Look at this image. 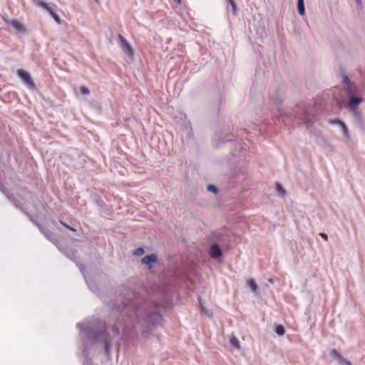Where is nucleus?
<instances>
[{
	"mask_svg": "<svg viewBox=\"0 0 365 365\" xmlns=\"http://www.w3.org/2000/svg\"><path fill=\"white\" fill-rule=\"evenodd\" d=\"M138 317L142 316L145 321L150 324H160L163 320L159 312L158 308L155 304L153 307L148 303L143 304L141 307H138Z\"/></svg>",
	"mask_w": 365,
	"mask_h": 365,
	"instance_id": "obj_1",
	"label": "nucleus"
},
{
	"mask_svg": "<svg viewBox=\"0 0 365 365\" xmlns=\"http://www.w3.org/2000/svg\"><path fill=\"white\" fill-rule=\"evenodd\" d=\"M81 333L88 338L93 339L96 341H101L105 346L106 350H108V346L109 344V337L104 330L96 332L94 331V328L90 323H79L78 324Z\"/></svg>",
	"mask_w": 365,
	"mask_h": 365,
	"instance_id": "obj_2",
	"label": "nucleus"
},
{
	"mask_svg": "<svg viewBox=\"0 0 365 365\" xmlns=\"http://www.w3.org/2000/svg\"><path fill=\"white\" fill-rule=\"evenodd\" d=\"M213 239L215 242L212 243L210 248V255L215 259H220L222 252L219 244L224 242L223 236L220 233H214Z\"/></svg>",
	"mask_w": 365,
	"mask_h": 365,
	"instance_id": "obj_3",
	"label": "nucleus"
},
{
	"mask_svg": "<svg viewBox=\"0 0 365 365\" xmlns=\"http://www.w3.org/2000/svg\"><path fill=\"white\" fill-rule=\"evenodd\" d=\"M5 22L9 26L10 31H13L15 33L24 34L26 29L23 24L14 19H5Z\"/></svg>",
	"mask_w": 365,
	"mask_h": 365,
	"instance_id": "obj_4",
	"label": "nucleus"
},
{
	"mask_svg": "<svg viewBox=\"0 0 365 365\" xmlns=\"http://www.w3.org/2000/svg\"><path fill=\"white\" fill-rule=\"evenodd\" d=\"M118 43L120 45L122 50L123 51V52L128 56V57H133V48L131 45L128 43V41L122 35L119 34L118 36Z\"/></svg>",
	"mask_w": 365,
	"mask_h": 365,
	"instance_id": "obj_5",
	"label": "nucleus"
},
{
	"mask_svg": "<svg viewBox=\"0 0 365 365\" xmlns=\"http://www.w3.org/2000/svg\"><path fill=\"white\" fill-rule=\"evenodd\" d=\"M332 124L338 125L343 135V140L347 143L350 140L349 130L344 122L339 119H334L331 122Z\"/></svg>",
	"mask_w": 365,
	"mask_h": 365,
	"instance_id": "obj_6",
	"label": "nucleus"
},
{
	"mask_svg": "<svg viewBox=\"0 0 365 365\" xmlns=\"http://www.w3.org/2000/svg\"><path fill=\"white\" fill-rule=\"evenodd\" d=\"M17 74L28 88H34L35 87L34 82L28 72L22 69H19Z\"/></svg>",
	"mask_w": 365,
	"mask_h": 365,
	"instance_id": "obj_7",
	"label": "nucleus"
},
{
	"mask_svg": "<svg viewBox=\"0 0 365 365\" xmlns=\"http://www.w3.org/2000/svg\"><path fill=\"white\" fill-rule=\"evenodd\" d=\"M353 115L354 119V122L356 123L357 126L362 130L365 129V118L362 113V112L359 109H352V111H350Z\"/></svg>",
	"mask_w": 365,
	"mask_h": 365,
	"instance_id": "obj_8",
	"label": "nucleus"
},
{
	"mask_svg": "<svg viewBox=\"0 0 365 365\" xmlns=\"http://www.w3.org/2000/svg\"><path fill=\"white\" fill-rule=\"evenodd\" d=\"M344 89L348 96H351L356 92L354 86L351 83L349 78L345 75H342Z\"/></svg>",
	"mask_w": 365,
	"mask_h": 365,
	"instance_id": "obj_9",
	"label": "nucleus"
},
{
	"mask_svg": "<svg viewBox=\"0 0 365 365\" xmlns=\"http://www.w3.org/2000/svg\"><path fill=\"white\" fill-rule=\"evenodd\" d=\"M331 356L334 358L339 363V365H351L350 361L347 359L344 358L337 351L332 350L331 351Z\"/></svg>",
	"mask_w": 365,
	"mask_h": 365,
	"instance_id": "obj_10",
	"label": "nucleus"
},
{
	"mask_svg": "<svg viewBox=\"0 0 365 365\" xmlns=\"http://www.w3.org/2000/svg\"><path fill=\"white\" fill-rule=\"evenodd\" d=\"M128 307V309L129 311H135V316L136 317V319H138V322L139 323H141V320L143 321V322L142 323V325H144V323H146V324H148V322H146L144 319V318L142 317V316H139L138 317V315H137V313H138V307H141V305H140L138 303L135 302H132L129 305H126Z\"/></svg>",
	"mask_w": 365,
	"mask_h": 365,
	"instance_id": "obj_11",
	"label": "nucleus"
},
{
	"mask_svg": "<svg viewBox=\"0 0 365 365\" xmlns=\"http://www.w3.org/2000/svg\"><path fill=\"white\" fill-rule=\"evenodd\" d=\"M363 101L362 98L359 97H351L349 99L348 108L349 111H352V109H358V105Z\"/></svg>",
	"mask_w": 365,
	"mask_h": 365,
	"instance_id": "obj_12",
	"label": "nucleus"
},
{
	"mask_svg": "<svg viewBox=\"0 0 365 365\" xmlns=\"http://www.w3.org/2000/svg\"><path fill=\"white\" fill-rule=\"evenodd\" d=\"M247 286L251 290L252 293L255 294H258L259 293V287L254 279H249L247 280Z\"/></svg>",
	"mask_w": 365,
	"mask_h": 365,
	"instance_id": "obj_13",
	"label": "nucleus"
},
{
	"mask_svg": "<svg viewBox=\"0 0 365 365\" xmlns=\"http://www.w3.org/2000/svg\"><path fill=\"white\" fill-rule=\"evenodd\" d=\"M157 256L154 254L146 255L141 259V263L143 264H150L152 262L157 261Z\"/></svg>",
	"mask_w": 365,
	"mask_h": 365,
	"instance_id": "obj_14",
	"label": "nucleus"
},
{
	"mask_svg": "<svg viewBox=\"0 0 365 365\" xmlns=\"http://www.w3.org/2000/svg\"><path fill=\"white\" fill-rule=\"evenodd\" d=\"M32 3L38 7L43 8L46 11L49 9L51 6L49 4L43 1V0H32Z\"/></svg>",
	"mask_w": 365,
	"mask_h": 365,
	"instance_id": "obj_15",
	"label": "nucleus"
},
{
	"mask_svg": "<svg viewBox=\"0 0 365 365\" xmlns=\"http://www.w3.org/2000/svg\"><path fill=\"white\" fill-rule=\"evenodd\" d=\"M297 9L299 14L301 16H304L305 14V7L304 0H297Z\"/></svg>",
	"mask_w": 365,
	"mask_h": 365,
	"instance_id": "obj_16",
	"label": "nucleus"
},
{
	"mask_svg": "<svg viewBox=\"0 0 365 365\" xmlns=\"http://www.w3.org/2000/svg\"><path fill=\"white\" fill-rule=\"evenodd\" d=\"M51 16L54 19V20L56 21V23L60 24L61 23V19L59 16L55 13L53 8L50 6L49 9L46 10Z\"/></svg>",
	"mask_w": 365,
	"mask_h": 365,
	"instance_id": "obj_17",
	"label": "nucleus"
},
{
	"mask_svg": "<svg viewBox=\"0 0 365 365\" xmlns=\"http://www.w3.org/2000/svg\"><path fill=\"white\" fill-rule=\"evenodd\" d=\"M199 309H200L202 314L209 317H211V313L210 312L209 309H207L201 302H200L199 304Z\"/></svg>",
	"mask_w": 365,
	"mask_h": 365,
	"instance_id": "obj_18",
	"label": "nucleus"
},
{
	"mask_svg": "<svg viewBox=\"0 0 365 365\" xmlns=\"http://www.w3.org/2000/svg\"><path fill=\"white\" fill-rule=\"evenodd\" d=\"M230 342L231 345L235 346L236 349H240V341L237 339V338L235 337V336H231V337L230 339Z\"/></svg>",
	"mask_w": 365,
	"mask_h": 365,
	"instance_id": "obj_19",
	"label": "nucleus"
},
{
	"mask_svg": "<svg viewBox=\"0 0 365 365\" xmlns=\"http://www.w3.org/2000/svg\"><path fill=\"white\" fill-rule=\"evenodd\" d=\"M275 332L279 336H282L285 333V329L282 325H277L275 327Z\"/></svg>",
	"mask_w": 365,
	"mask_h": 365,
	"instance_id": "obj_20",
	"label": "nucleus"
},
{
	"mask_svg": "<svg viewBox=\"0 0 365 365\" xmlns=\"http://www.w3.org/2000/svg\"><path fill=\"white\" fill-rule=\"evenodd\" d=\"M228 6L231 7L232 13L236 14L237 11V4L234 0H227Z\"/></svg>",
	"mask_w": 365,
	"mask_h": 365,
	"instance_id": "obj_21",
	"label": "nucleus"
},
{
	"mask_svg": "<svg viewBox=\"0 0 365 365\" xmlns=\"http://www.w3.org/2000/svg\"><path fill=\"white\" fill-rule=\"evenodd\" d=\"M276 190L281 196H283L285 193V190L279 183L276 184Z\"/></svg>",
	"mask_w": 365,
	"mask_h": 365,
	"instance_id": "obj_22",
	"label": "nucleus"
},
{
	"mask_svg": "<svg viewBox=\"0 0 365 365\" xmlns=\"http://www.w3.org/2000/svg\"><path fill=\"white\" fill-rule=\"evenodd\" d=\"M207 190L210 192H212L214 193H217L218 191V189L215 185L210 184L207 186Z\"/></svg>",
	"mask_w": 365,
	"mask_h": 365,
	"instance_id": "obj_23",
	"label": "nucleus"
},
{
	"mask_svg": "<svg viewBox=\"0 0 365 365\" xmlns=\"http://www.w3.org/2000/svg\"><path fill=\"white\" fill-rule=\"evenodd\" d=\"M80 91H81V94H83V95H88L90 93L89 89L86 86H81Z\"/></svg>",
	"mask_w": 365,
	"mask_h": 365,
	"instance_id": "obj_24",
	"label": "nucleus"
},
{
	"mask_svg": "<svg viewBox=\"0 0 365 365\" xmlns=\"http://www.w3.org/2000/svg\"><path fill=\"white\" fill-rule=\"evenodd\" d=\"M304 123L307 125V128L309 129V123H310V118L307 116L303 118Z\"/></svg>",
	"mask_w": 365,
	"mask_h": 365,
	"instance_id": "obj_25",
	"label": "nucleus"
},
{
	"mask_svg": "<svg viewBox=\"0 0 365 365\" xmlns=\"http://www.w3.org/2000/svg\"><path fill=\"white\" fill-rule=\"evenodd\" d=\"M144 253V250L141 247H139L135 251V255H138V256H140L142 255Z\"/></svg>",
	"mask_w": 365,
	"mask_h": 365,
	"instance_id": "obj_26",
	"label": "nucleus"
},
{
	"mask_svg": "<svg viewBox=\"0 0 365 365\" xmlns=\"http://www.w3.org/2000/svg\"><path fill=\"white\" fill-rule=\"evenodd\" d=\"M319 235H320L322 238H324L325 240H328V236H327V234L323 233V232H321V233L319 234Z\"/></svg>",
	"mask_w": 365,
	"mask_h": 365,
	"instance_id": "obj_27",
	"label": "nucleus"
},
{
	"mask_svg": "<svg viewBox=\"0 0 365 365\" xmlns=\"http://www.w3.org/2000/svg\"><path fill=\"white\" fill-rule=\"evenodd\" d=\"M98 326L101 329H103V324H102L101 322H98Z\"/></svg>",
	"mask_w": 365,
	"mask_h": 365,
	"instance_id": "obj_28",
	"label": "nucleus"
},
{
	"mask_svg": "<svg viewBox=\"0 0 365 365\" xmlns=\"http://www.w3.org/2000/svg\"><path fill=\"white\" fill-rule=\"evenodd\" d=\"M356 1V3L358 4H361V0H355Z\"/></svg>",
	"mask_w": 365,
	"mask_h": 365,
	"instance_id": "obj_29",
	"label": "nucleus"
},
{
	"mask_svg": "<svg viewBox=\"0 0 365 365\" xmlns=\"http://www.w3.org/2000/svg\"><path fill=\"white\" fill-rule=\"evenodd\" d=\"M66 227H67L68 229H70V230H73V231H75V230H74L73 228L70 227H68V226H66Z\"/></svg>",
	"mask_w": 365,
	"mask_h": 365,
	"instance_id": "obj_30",
	"label": "nucleus"
},
{
	"mask_svg": "<svg viewBox=\"0 0 365 365\" xmlns=\"http://www.w3.org/2000/svg\"><path fill=\"white\" fill-rule=\"evenodd\" d=\"M46 237H47L48 238H49V235H46Z\"/></svg>",
	"mask_w": 365,
	"mask_h": 365,
	"instance_id": "obj_31",
	"label": "nucleus"
},
{
	"mask_svg": "<svg viewBox=\"0 0 365 365\" xmlns=\"http://www.w3.org/2000/svg\"><path fill=\"white\" fill-rule=\"evenodd\" d=\"M178 3H180V0H176Z\"/></svg>",
	"mask_w": 365,
	"mask_h": 365,
	"instance_id": "obj_32",
	"label": "nucleus"
}]
</instances>
